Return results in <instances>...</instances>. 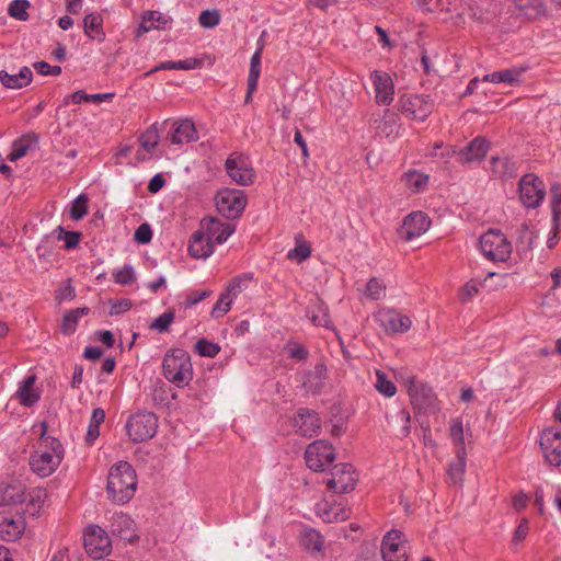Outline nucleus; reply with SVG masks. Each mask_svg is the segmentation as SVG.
I'll use <instances>...</instances> for the list:
<instances>
[{"label":"nucleus","instance_id":"nucleus-23","mask_svg":"<svg viewBox=\"0 0 561 561\" xmlns=\"http://www.w3.org/2000/svg\"><path fill=\"white\" fill-rule=\"evenodd\" d=\"M36 376L31 374L26 376L20 383L15 392V398L24 407H32L41 399V391L35 387Z\"/></svg>","mask_w":561,"mask_h":561},{"label":"nucleus","instance_id":"nucleus-30","mask_svg":"<svg viewBox=\"0 0 561 561\" xmlns=\"http://www.w3.org/2000/svg\"><path fill=\"white\" fill-rule=\"evenodd\" d=\"M214 243L204 232H195L188 244V252L193 257L206 259L214 253Z\"/></svg>","mask_w":561,"mask_h":561},{"label":"nucleus","instance_id":"nucleus-22","mask_svg":"<svg viewBox=\"0 0 561 561\" xmlns=\"http://www.w3.org/2000/svg\"><path fill=\"white\" fill-rule=\"evenodd\" d=\"M528 70L527 66L519 65L502 69L483 76L482 82L506 83L510 85L518 84L522 76Z\"/></svg>","mask_w":561,"mask_h":561},{"label":"nucleus","instance_id":"nucleus-6","mask_svg":"<svg viewBox=\"0 0 561 561\" xmlns=\"http://www.w3.org/2000/svg\"><path fill=\"white\" fill-rule=\"evenodd\" d=\"M225 169L229 178L240 186H249L254 183V168L250 158L243 153L232 152L226 159Z\"/></svg>","mask_w":561,"mask_h":561},{"label":"nucleus","instance_id":"nucleus-20","mask_svg":"<svg viewBox=\"0 0 561 561\" xmlns=\"http://www.w3.org/2000/svg\"><path fill=\"white\" fill-rule=\"evenodd\" d=\"M490 149V142L483 137H476L457 152L458 162L466 164L481 162Z\"/></svg>","mask_w":561,"mask_h":561},{"label":"nucleus","instance_id":"nucleus-4","mask_svg":"<svg viewBox=\"0 0 561 561\" xmlns=\"http://www.w3.org/2000/svg\"><path fill=\"white\" fill-rule=\"evenodd\" d=\"M158 430V417L154 413L140 411L129 416L126 431L135 443H142L152 438Z\"/></svg>","mask_w":561,"mask_h":561},{"label":"nucleus","instance_id":"nucleus-36","mask_svg":"<svg viewBox=\"0 0 561 561\" xmlns=\"http://www.w3.org/2000/svg\"><path fill=\"white\" fill-rule=\"evenodd\" d=\"M466 471V449L457 450V457L449 463L447 474L450 482L455 485H460L463 480Z\"/></svg>","mask_w":561,"mask_h":561},{"label":"nucleus","instance_id":"nucleus-54","mask_svg":"<svg viewBox=\"0 0 561 561\" xmlns=\"http://www.w3.org/2000/svg\"><path fill=\"white\" fill-rule=\"evenodd\" d=\"M113 279L116 284L127 286L136 280V274L130 265H124L122 268L113 273Z\"/></svg>","mask_w":561,"mask_h":561},{"label":"nucleus","instance_id":"nucleus-62","mask_svg":"<svg viewBox=\"0 0 561 561\" xmlns=\"http://www.w3.org/2000/svg\"><path fill=\"white\" fill-rule=\"evenodd\" d=\"M134 239L140 243H149L152 239V230L148 224H141L135 231Z\"/></svg>","mask_w":561,"mask_h":561},{"label":"nucleus","instance_id":"nucleus-38","mask_svg":"<svg viewBox=\"0 0 561 561\" xmlns=\"http://www.w3.org/2000/svg\"><path fill=\"white\" fill-rule=\"evenodd\" d=\"M201 60L196 58H187L184 60L176 61H162L146 73V76L152 75L160 70H193L201 66Z\"/></svg>","mask_w":561,"mask_h":561},{"label":"nucleus","instance_id":"nucleus-61","mask_svg":"<svg viewBox=\"0 0 561 561\" xmlns=\"http://www.w3.org/2000/svg\"><path fill=\"white\" fill-rule=\"evenodd\" d=\"M396 421L402 423L401 428L398 431L397 436L400 438H404L410 434V422H411V415L408 410L401 409L396 414Z\"/></svg>","mask_w":561,"mask_h":561},{"label":"nucleus","instance_id":"nucleus-1","mask_svg":"<svg viewBox=\"0 0 561 561\" xmlns=\"http://www.w3.org/2000/svg\"><path fill=\"white\" fill-rule=\"evenodd\" d=\"M65 450L61 443L47 435V423L39 424V442L30 457V467L38 477L45 478L54 473L64 459Z\"/></svg>","mask_w":561,"mask_h":561},{"label":"nucleus","instance_id":"nucleus-19","mask_svg":"<svg viewBox=\"0 0 561 561\" xmlns=\"http://www.w3.org/2000/svg\"><path fill=\"white\" fill-rule=\"evenodd\" d=\"M25 529L24 518L19 514L0 513V538L14 541L21 537Z\"/></svg>","mask_w":561,"mask_h":561},{"label":"nucleus","instance_id":"nucleus-15","mask_svg":"<svg viewBox=\"0 0 561 561\" xmlns=\"http://www.w3.org/2000/svg\"><path fill=\"white\" fill-rule=\"evenodd\" d=\"M430 217L423 211H412L409 214L399 230L400 237L404 241H412L424 234L431 227Z\"/></svg>","mask_w":561,"mask_h":561},{"label":"nucleus","instance_id":"nucleus-42","mask_svg":"<svg viewBox=\"0 0 561 561\" xmlns=\"http://www.w3.org/2000/svg\"><path fill=\"white\" fill-rule=\"evenodd\" d=\"M311 255L310 244L304 240L302 236L296 237V247L288 251L287 257L293 261L301 263Z\"/></svg>","mask_w":561,"mask_h":561},{"label":"nucleus","instance_id":"nucleus-28","mask_svg":"<svg viewBox=\"0 0 561 561\" xmlns=\"http://www.w3.org/2000/svg\"><path fill=\"white\" fill-rule=\"evenodd\" d=\"M33 72L31 68L24 66L18 73H9L4 70L0 71V82L7 89H22L32 82Z\"/></svg>","mask_w":561,"mask_h":561},{"label":"nucleus","instance_id":"nucleus-11","mask_svg":"<svg viewBox=\"0 0 561 561\" xmlns=\"http://www.w3.org/2000/svg\"><path fill=\"white\" fill-rule=\"evenodd\" d=\"M433 107V102L426 95L404 94L399 100V110L411 119L424 121Z\"/></svg>","mask_w":561,"mask_h":561},{"label":"nucleus","instance_id":"nucleus-63","mask_svg":"<svg viewBox=\"0 0 561 561\" xmlns=\"http://www.w3.org/2000/svg\"><path fill=\"white\" fill-rule=\"evenodd\" d=\"M348 517H350V510H347L345 507L334 506L327 514L324 519L329 523H332L334 520H346Z\"/></svg>","mask_w":561,"mask_h":561},{"label":"nucleus","instance_id":"nucleus-10","mask_svg":"<svg viewBox=\"0 0 561 561\" xmlns=\"http://www.w3.org/2000/svg\"><path fill=\"white\" fill-rule=\"evenodd\" d=\"M412 405L417 411L427 412L436 408V396L433 389L410 376L405 380Z\"/></svg>","mask_w":561,"mask_h":561},{"label":"nucleus","instance_id":"nucleus-18","mask_svg":"<svg viewBox=\"0 0 561 561\" xmlns=\"http://www.w3.org/2000/svg\"><path fill=\"white\" fill-rule=\"evenodd\" d=\"M403 534L392 529L386 534L381 543L383 561H407V549L402 542Z\"/></svg>","mask_w":561,"mask_h":561},{"label":"nucleus","instance_id":"nucleus-31","mask_svg":"<svg viewBox=\"0 0 561 561\" xmlns=\"http://www.w3.org/2000/svg\"><path fill=\"white\" fill-rule=\"evenodd\" d=\"M83 31L90 39L102 43L105 39L102 15L96 12L87 14L83 19Z\"/></svg>","mask_w":561,"mask_h":561},{"label":"nucleus","instance_id":"nucleus-60","mask_svg":"<svg viewBox=\"0 0 561 561\" xmlns=\"http://www.w3.org/2000/svg\"><path fill=\"white\" fill-rule=\"evenodd\" d=\"M479 286H480V283H478L474 279L466 283L459 289V293H458L459 299L462 302H467V301L471 300L479 293Z\"/></svg>","mask_w":561,"mask_h":561},{"label":"nucleus","instance_id":"nucleus-41","mask_svg":"<svg viewBox=\"0 0 561 561\" xmlns=\"http://www.w3.org/2000/svg\"><path fill=\"white\" fill-rule=\"evenodd\" d=\"M104 419L105 412L103 409L96 408L92 411L85 437L88 444L92 445L100 436V425L104 422Z\"/></svg>","mask_w":561,"mask_h":561},{"label":"nucleus","instance_id":"nucleus-3","mask_svg":"<svg viewBox=\"0 0 561 561\" xmlns=\"http://www.w3.org/2000/svg\"><path fill=\"white\" fill-rule=\"evenodd\" d=\"M162 374L164 378L179 388L185 387L193 378L190 354L182 348H172L163 357Z\"/></svg>","mask_w":561,"mask_h":561},{"label":"nucleus","instance_id":"nucleus-47","mask_svg":"<svg viewBox=\"0 0 561 561\" xmlns=\"http://www.w3.org/2000/svg\"><path fill=\"white\" fill-rule=\"evenodd\" d=\"M375 387L379 393L388 398L393 397L397 392L396 385L390 379H388L387 375L381 370L376 371Z\"/></svg>","mask_w":561,"mask_h":561},{"label":"nucleus","instance_id":"nucleus-33","mask_svg":"<svg viewBox=\"0 0 561 561\" xmlns=\"http://www.w3.org/2000/svg\"><path fill=\"white\" fill-rule=\"evenodd\" d=\"M47 500V491L43 488H33L24 492L25 511L30 515H37Z\"/></svg>","mask_w":561,"mask_h":561},{"label":"nucleus","instance_id":"nucleus-35","mask_svg":"<svg viewBox=\"0 0 561 561\" xmlns=\"http://www.w3.org/2000/svg\"><path fill=\"white\" fill-rule=\"evenodd\" d=\"M24 488L21 483L14 482L5 485H0V504L11 505L22 503L24 500Z\"/></svg>","mask_w":561,"mask_h":561},{"label":"nucleus","instance_id":"nucleus-12","mask_svg":"<svg viewBox=\"0 0 561 561\" xmlns=\"http://www.w3.org/2000/svg\"><path fill=\"white\" fill-rule=\"evenodd\" d=\"M85 551L94 559H100L111 551V539L107 533L98 525L89 526L83 535Z\"/></svg>","mask_w":561,"mask_h":561},{"label":"nucleus","instance_id":"nucleus-37","mask_svg":"<svg viewBox=\"0 0 561 561\" xmlns=\"http://www.w3.org/2000/svg\"><path fill=\"white\" fill-rule=\"evenodd\" d=\"M327 379V367L323 364H317L314 368L306 375L304 385L312 391L318 392L324 386Z\"/></svg>","mask_w":561,"mask_h":561},{"label":"nucleus","instance_id":"nucleus-2","mask_svg":"<svg viewBox=\"0 0 561 561\" xmlns=\"http://www.w3.org/2000/svg\"><path fill=\"white\" fill-rule=\"evenodd\" d=\"M137 476L127 461H118L108 472L106 491L108 497L118 504H125L135 494Z\"/></svg>","mask_w":561,"mask_h":561},{"label":"nucleus","instance_id":"nucleus-7","mask_svg":"<svg viewBox=\"0 0 561 561\" xmlns=\"http://www.w3.org/2000/svg\"><path fill=\"white\" fill-rule=\"evenodd\" d=\"M218 211L229 219L241 216L247 206V196L243 191L237 188H221L216 195Z\"/></svg>","mask_w":561,"mask_h":561},{"label":"nucleus","instance_id":"nucleus-39","mask_svg":"<svg viewBox=\"0 0 561 561\" xmlns=\"http://www.w3.org/2000/svg\"><path fill=\"white\" fill-rule=\"evenodd\" d=\"M300 542L305 549L311 552H320L323 549L324 539L318 530L308 528L301 533Z\"/></svg>","mask_w":561,"mask_h":561},{"label":"nucleus","instance_id":"nucleus-5","mask_svg":"<svg viewBox=\"0 0 561 561\" xmlns=\"http://www.w3.org/2000/svg\"><path fill=\"white\" fill-rule=\"evenodd\" d=\"M483 255L493 262H505L512 253V244L499 230H489L480 238Z\"/></svg>","mask_w":561,"mask_h":561},{"label":"nucleus","instance_id":"nucleus-55","mask_svg":"<svg viewBox=\"0 0 561 561\" xmlns=\"http://www.w3.org/2000/svg\"><path fill=\"white\" fill-rule=\"evenodd\" d=\"M58 240H62L65 242V249L70 250L78 247L81 240V232L79 231H66L62 227H58Z\"/></svg>","mask_w":561,"mask_h":561},{"label":"nucleus","instance_id":"nucleus-50","mask_svg":"<svg viewBox=\"0 0 561 561\" xmlns=\"http://www.w3.org/2000/svg\"><path fill=\"white\" fill-rule=\"evenodd\" d=\"M251 280V274H242L240 276H237L229 283L226 293L229 294V296L232 297L233 299L240 293L248 288Z\"/></svg>","mask_w":561,"mask_h":561},{"label":"nucleus","instance_id":"nucleus-24","mask_svg":"<svg viewBox=\"0 0 561 561\" xmlns=\"http://www.w3.org/2000/svg\"><path fill=\"white\" fill-rule=\"evenodd\" d=\"M488 172L496 179H511L517 173V163L508 157L493 156L489 160Z\"/></svg>","mask_w":561,"mask_h":561},{"label":"nucleus","instance_id":"nucleus-45","mask_svg":"<svg viewBox=\"0 0 561 561\" xmlns=\"http://www.w3.org/2000/svg\"><path fill=\"white\" fill-rule=\"evenodd\" d=\"M89 198L85 194L78 195L71 204L69 215L72 220H81L88 214Z\"/></svg>","mask_w":561,"mask_h":561},{"label":"nucleus","instance_id":"nucleus-53","mask_svg":"<svg viewBox=\"0 0 561 561\" xmlns=\"http://www.w3.org/2000/svg\"><path fill=\"white\" fill-rule=\"evenodd\" d=\"M386 294V285L378 278H371L366 285L365 296L370 300H379Z\"/></svg>","mask_w":561,"mask_h":561},{"label":"nucleus","instance_id":"nucleus-25","mask_svg":"<svg viewBox=\"0 0 561 561\" xmlns=\"http://www.w3.org/2000/svg\"><path fill=\"white\" fill-rule=\"evenodd\" d=\"M234 232V226L230 222H222L210 218L205 226V234L215 244H222Z\"/></svg>","mask_w":561,"mask_h":561},{"label":"nucleus","instance_id":"nucleus-59","mask_svg":"<svg viewBox=\"0 0 561 561\" xmlns=\"http://www.w3.org/2000/svg\"><path fill=\"white\" fill-rule=\"evenodd\" d=\"M198 22L205 28H213L220 23V13L218 10H205L199 14Z\"/></svg>","mask_w":561,"mask_h":561},{"label":"nucleus","instance_id":"nucleus-64","mask_svg":"<svg viewBox=\"0 0 561 561\" xmlns=\"http://www.w3.org/2000/svg\"><path fill=\"white\" fill-rule=\"evenodd\" d=\"M529 533V524L527 518H523L513 534V543L517 545L525 540Z\"/></svg>","mask_w":561,"mask_h":561},{"label":"nucleus","instance_id":"nucleus-29","mask_svg":"<svg viewBox=\"0 0 561 561\" xmlns=\"http://www.w3.org/2000/svg\"><path fill=\"white\" fill-rule=\"evenodd\" d=\"M306 316L317 327L332 328L328 306L318 298L309 304Z\"/></svg>","mask_w":561,"mask_h":561},{"label":"nucleus","instance_id":"nucleus-27","mask_svg":"<svg viewBox=\"0 0 561 561\" xmlns=\"http://www.w3.org/2000/svg\"><path fill=\"white\" fill-rule=\"evenodd\" d=\"M399 121L397 113L385 110L380 118L374 119L373 125L379 136L391 137L399 134Z\"/></svg>","mask_w":561,"mask_h":561},{"label":"nucleus","instance_id":"nucleus-48","mask_svg":"<svg viewBox=\"0 0 561 561\" xmlns=\"http://www.w3.org/2000/svg\"><path fill=\"white\" fill-rule=\"evenodd\" d=\"M449 435L457 450L466 449L463 425L460 419H453L450 421Z\"/></svg>","mask_w":561,"mask_h":561},{"label":"nucleus","instance_id":"nucleus-16","mask_svg":"<svg viewBox=\"0 0 561 561\" xmlns=\"http://www.w3.org/2000/svg\"><path fill=\"white\" fill-rule=\"evenodd\" d=\"M540 447L546 460L551 466L561 465V431L558 428H546L540 435Z\"/></svg>","mask_w":561,"mask_h":561},{"label":"nucleus","instance_id":"nucleus-34","mask_svg":"<svg viewBox=\"0 0 561 561\" xmlns=\"http://www.w3.org/2000/svg\"><path fill=\"white\" fill-rule=\"evenodd\" d=\"M112 531L117 534L122 539L131 541L135 537L134 520L126 514H114Z\"/></svg>","mask_w":561,"mask_h":561},{"label":"nucleus","instance_id":"nucleus-57","mask_svg":"<svg viewBox=\"0 0 561 561\" xmlns=\"http://www.w3.org/2000/svg\"><path fill=\"white\" fill-rule=\"evenodd\" d=\"M232 297L229 296L226 291L222 293L211 309L213 318H221L224 317L231 308Z\"/></svg>","mask_w":561,"mask_h":561},{"label":"nucleus","instance_id":"nucleus-56","mask_svg":"<svg viewBox=\"0 0 561 561\" xmlns=\"http://www.w3.org/2000/svg\"><path fill=\"white\" fill-rule=\"evenodd\" d=\"M195 350L201 356L214 358L220 352V346L205 339H201L196 342Z\"/></svg>","mask_w":561,"mask_h":561},{"label":"nucleus","instance_id":"nucleus-8","mask_svg":"<svg viewBox=\"0 0 561 561\" xmlns=\"http://www.w3.org/2000/svg\"><path fill=\"white\" fill-rule=\"evenodd\" d=\"M335 459L333 446L327 440H314L305 451V460L309 469L323 471Z\"/></svg>","mask_w":561,"mask_h":561},{"label":"nucleus","instance_id":"nucleus-44","mask_svg":"<svg viewBox=\"0 0 561 561\" xmlns=\"http://www.w3.org/2000/svg\"><path fill=\"white\" fill-rule=\"evenodd\" d=\"M167 24V20L160 12H148L144 15L139 25V33H147L153 28H160Z\"/></svg>","mask_w":561,"mask_h":561},{"label":"nucleus","instance_id":"nucleus-26","mask_svg":"<svg viewBox=\"0 0 561 561\" xmlns=\"http://www.w3.org/2000/svg\"><path fill=\"white\" fill-rule=\"evenodd\" d=\"M198 139V133L195 125L190 119L175 122L170 133L172 144H187Z\"/></svg>","mask_w":561,"mask_h":561},{"label":"nucleus","instance_id":"nucleus-32","mask_svg":"<svg viewBox=\"0 0 561 561\" xmlns=\"http://www.w3.org/2000/svg\"><path fill=\"white\" fill-rule=\"evenodd\" d=\"M263 47L260 46L252 55L250 60V71L248 77V92L245 96V103H250L252 100V94L257 88L259 78L261 75V56H262Z\"/></svg>","mask_w":561,"mask_h":561},{"label":"nucleus","instance_id":"nucleus-52","mask_svg":"<svg viewBox=\"0 0 561 561\" xmlns=\"http://www.w3.org/2000/svg\"><path fill=\"white\" fill-rule=\"evenodd\" d=\"M30 147H31V141L27 137L24 136V137L16 139L12 145V150L8 154V159L11 162H14V161L23 158L30 150Z\"/></svg>","mask_w":561,"mask_h":561},{"label":"nucleus","instance_id":"nucleus-58","mask_svg":"<svg viewBox=\"0 0 561 561\" xmlns=\"http://www.w3.org/2000/svg\"><path fill=\"white\" fill-rule=\"evenodd\" d=\"M174 318H175V313L174 311L172 310H169V311H165L164 313H162L161 316H159L158 318H156L150 328L162 333V332H167L171 325V323L174 321Z\"/></svg>","mask_w":561,"mask_h":561},{"label":"nucleus","instance_id":"nucleus-49","mask_svg":"<svg viewBox=\"0 0 561 561\" xmlns=\"http://www.w3.org/2000/svg\"><path fill=\"white\" fill-rule=\"evenodd\" d=\"M517 5L526 15L536 18L545 13V5L541 0H517Z\"/></svg>","mask_w":561,"mask_h":561},{"label":"nucleus","instance_id":"nucleus-13","mask_svg":"<svg viewBox=\"0 0 561 561\" xmlns=\"http://www.w3.org/2000/svg\"><path fill=\"white\" fill-rule=\"evenodd\" d=\"M357 483V476L352 465L339 463L331 470V477L327 485L335 493L342 494L354 490Z\"/></svg>","mask_w":561,"mask_h":561},{"label":"nucleus","instance_id":"nucleus-40","mask_svg":"<svg viewBox=\"0 0 561 561\" xmlns=\"http://www.w3.org/2000/svg\"><path fill=\"white\" fill-rule=\"evenodd\" d=\"M89 313V308H77L73 309L67 313H65L61 322L60 330L65 335L72 334L76 329L78 321L81 319V317Z\"/></svg>","mask_w":561,"mask_h":561},{"label":"nucleus","instance_id":"nucleus-43","mask_svg":"<svg viewBox=\"0 0 561 561\" xmlns=\"http://www.w3.org/2000/svg\"><path fill=\"white\" fill-rule=\"evenodd\" d=\"M141 148L147 152L151 153L159 144V131L157 124H153L146 131L140 135L139 138Z\"/></svg>","mask_w":561,"mask_h":561},{"label":"nucleus","instance_id":"nucleus-17","mask_svg":"<svg viewBox=\"0 0 561 561\" xmlns=\"http://www.w3.org/2000/svg\"><path fill=\"white\" fill-rule=\"evenodd\" d=\"M370 80L375 90V100L378 105H390L394 99V83L389 73L374 70Z\"/></svg>","mask_w":561,"mask_h":561},{"label":"nucleus","instance_id":"nucleus-51","mask_svg":"<svg viewBox=\"0 0 561 561\" xmlns=\"http://www.w3.org/2000/svg\"><path fill=\"white\" fill-rule=\"evenodd\" d=\"M30 2L27 0H13L9 4L8 13L19 21H27Z\"/></svg>","mask_w":561,"mask_h":561},{"label":"nucleus","instance_id":"nucleus-9","mask_svg":"<svg viewBox=\"0 0 561 561\" xmlns=\"http://www.w3.org/2000/svg\"><path fill=\"white\" fill-rule=\"evenodd\" d=\"M519 198L527 208H537L546 196L543 182L535 174L528 173L519 180Z\"/></svg>","mask_w":561,"mask_h":561},{"label":"nucleus","instance_id":"nucleus-14","mask_svg":"<svg viewBox=\"0 0 561 561\" xmlns=\"http://www.w3.org/2000/svg\"><path fill=\"white\" fill-rule=\"evenodd\" d=\"M375 318L387 334L405 333L412 325L408 316L390 308H381Z\"/></svg>","mask_w":561,"mask_h":561},{"label":"nucleus","instance_id":"nucleus-46","mask_svg":"<svg viewBox=\"0 0 561 561\" xmlns=\"http://www.w3.org/2000/svg\"><path fill=\"white\" fill-rule=\"evenodd\" d=\"M404 180L410 190L414 193L423 191L427 183L428 176L417 171H409L404 174Z\"/></svg>","mask_w":561,"mask_h":561},{"label":"nucleus","instance_id":"nucleus-21","mask_svg":"<svg viewBox=\"0 0 561 561\" xmlns=\"http://www.w3.org/2000/svg\"><path fill=\"white\" fill-rule=\"evenodd\" d=\"M294 425L302 436L312 437L319 433L321 420L314 411L301 409L294 419Z\"/></svg>","mask_w":561,"mask_h":561}]
</instances>
